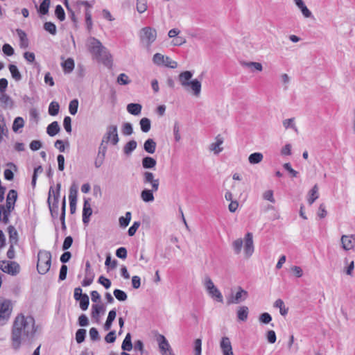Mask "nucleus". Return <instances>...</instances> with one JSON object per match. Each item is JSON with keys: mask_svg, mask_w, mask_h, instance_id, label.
Returning a JSON list of instances; mask_svg holds the SVG:
<instances>
[{"mask_svg": "<svg viewBox=\"0 0 355 355\" xmlns=\"http://www.w3.org/2000/svg\"><path fill=\"white\" fill-rule=\"evenodd\" d=\"M35 319L32 316L25 318L23 314H19L12 324L11 330L12 348L17 351L19 349L22 340L24 338H32L36 332Z\"/></svg>", "mask_w": 355, "mask_h": 355, "instance_id": "f257e3e1", "label": "nucleus"}, {"mask_svg": "<svg viewBox=\"0 0 355 355\" xmlns=\"http://www.w3.org/2000/svg\"><path fill=\"white\" fill-rule=\"evenodd\" d=\"M88 49L96 60L102 62L105 66L112 64L111 55L98 39L93 37L89 38Z\"/></svg>", "mask_w": 355, "mask_h": 355, "instance_id": "f03ea898", "label": "nucleus"}, {"mask_svg": "<svg viewBox=\"0 0 355 355\" xmlns=\"http://www.w3.org/2000/svg\"><path fill=\"white\" fill-rule=\"evenodd\" d=\"M193 73L191 71H184L180 73L178 80L187 89H191L193 95L198 96L201 91V83L198 79L191 80Z\"/></svg>", "mask_w": 355, "mask_h": 355, "instance_id": "7ed1b4c3", "label": "nucleus"}, {"mask_svg": "<svg viewBox=\"0 0 355 355\" xmlns=\"http://www.w3.org/2000/svg\"><path fill=\"white\" fill-rule=\"evenodd\" d=\"M60 189L61 184L58 183L56 184L55 190L53 188V185H51L49 191L47 204L49 206L51 216L53 220H56L58 217V203Z\"/></svg>", "mask_w": 355, "mask_h": 355, "instance_id": "20e7f679", "label": "nucleus"}, {"mask_svg": "<svg viewBox=\"0 0 355 355\" xmlns=\"http://www.w3.org/2000/svg\"><path fill=\"white\" fill-rule=\"evenodd\" d=\"M51 265V254L49 251L40 250L37 254V270L41 275L46 274Z\"/></svg>", "mask_w": 355, "mask_h": 355, "instance_id": "39448f33", "label": "nucleus"}, {"mask_svg": "<svg viewBox=\"0 0 355 355\" xmlns=\"http://www.w3.org/2000/svg\"><path fill=\"white\" fill-rule=\"evenodd\" d=\"M17 191L15 189H10L6 196V203L5 205L4 220L10 219L11 212L15 209V202L17 200Z\"/></svg>", "mask_w": 355, "mask_h": 355, "instance_id": "423d86ee", "label": "nucleus"}, {"mask_svg": "<svg viewBox=\"0 0 355 355\" xmlns=\"http://www.w3.org/2000/svg\"><path fill=\"white\" fill-rule=\"evenodd\" d=\"M103 142H111L112 145H116L119 141L117 126L116 125H110L107 127L105 134L102 139Z\"/></svg>", "mask_w": 355, "mask_h": 355, "instance_id": "0eeeda50", "label": "nucleus"}, {"mask_svg": "<svg viewBox=\"0 0 355 355\" xmlns=\"http://www.w3.org/2000/svg\"><path fill=\"white\" fill-rule=\"evenodd\" d=\"M140 37L141 40L142 42H146L147 46H149L156 40L157 31L155 28L151 27H144L141 31Z\"/></svg>", "mask_w": 355, "mask_h": 355, "instance_id": "6e6552de", "label": "nucleus"}, {"mask_svg": "<svg viewBox=\"0 0 355 355\" xmlns=\"http://www.w3.org/2000/svg\"><path fill=\"white\" fill-rule=\"evenodd\" d=\"M12 312V304L9 300H0V321H8Z\"/></svg>", "mask_w": 355, "mask_h": 355, "instance_id": "1a4fd4ad", "label": "nucleus"}, {"mask_svg": "<svg viewBox=\"0 0 355 355\" xmlns=\"http://www.w3.org/2000/svg\"><path fill=\"white\" fill-rule=\"evenodd\" d=\"M248 297L247 291L243 289L241 286L238 287V291L234 295H232L227 300L228 305L232 304H239L245 301Z\"/></svg>", "mask_w": 355, "mask_h": 355, "instance_id": "9d476101", "label": "nucleus"}, {"mask_svg": "<svg viewBox=\"0 0 355 355\" xmlns=\"http://www.w3.org/2000/svg\"><path fill=\"white\" fill-rule=\"evenodd\" d=\"M83 200V223L85 226H87L90 221V217L92 215L93 211L90 205L91 198H84Z\"/></svg>", "mask_w": 355, "mask_h": 355, "instance_id": "9b49d317", "label": "nucleus"}, {"mask_svg": "<svg viewBox=\"0 0 355 355\" xmlns=\"http://www.w3.org/2000/svg\"><path fill=\"white\" fill-rule=\"evenodd\" d=\"M144 184H150L153 190H158L159 185V179H155V175L150 171H145L142 174Z\"/></svg>", "mask_w": 355, "mask_h": 355, "instance_id": "f8f14e48", "label": "nucleus"}, {"mask_svg": "<svg viewBox=\"0 0 355 355\" xmlns=\"http://www.w3.org/2000/svg\"><path fill=\"white\" fill-rule=\"evenodd\" d=\"M244 252L246 257H250L254 252L253 235L251 232H248L245 236Z\"/></svg>", "mask_w": 355, "mask_h": 355, "instance_id": "ddd939ff", "label": "nucleus"}, {"mask_svg": "<svg viewBox=\"0 0 355 355\" xmlns=\"http://www.w3.org/2000/svg\"><path fill=\"white\" fill-rule=\"evenodd\" d=\"M2 271L12 276H15L20 272V266L16 261H7V265L4 266Z\"/></svg>", "mask_w": 355, "mask_h": 355, "instance_id": "4468645a", "label": "nucleus"}, {"mask_svg": "<svg viewBox=\"0 0 355 355\" xmlns=\"http://www.w3.org/2000/svg\"><path fill=\"white\" fill-rule=\"evenodd\" d=\"M220 347L223 355H234L230 338L223 337L220 341Z\"/></svg>", "mask_w": 355, "mask_h": 355, "instance_id": "2eb2a0df", "label": "nucleus"}, {"mask_svg": "<svg viewBox=\"0 0 355 355\" xmlns=\"http://www.w3.org/2000/svg\"><path fill=\"white\" fill-rule=\"evenodd\" d=\"M51 0H43L39 6L35 4V8L40 17L49 14Z\"/></svg>", "mask_w": 355, "mask_h": 355, "instance_id": "dca6fc26", "label": "nucleus"}, {"mask_svg": "<svg viewBox=\"0 0 355 355\" xmlns=\"http://www.w3.org/2000/svg\"><path fill=\"white\" fill-rule=\"evenodd\" d=\"M142 167L144 169H153L157 164L156 159L150 156H145L141 159Z\"/></svg>", "mask_w": 355, "mask_h": 355, "instance_id": "f3484780", "label": "nucleus"}, {"mask_svg": "<svg viewBox=\"0 0 355 355\" xmlns=\"http://www.w3.org/2000/svg\"><path fill=\"white\" fill-rule=\"evenodd\" d=\"M7 230L9 234V242L10 245H17L19 241V236L18 232L15 230V227L13 225H9Z\"/></svg>", "mask_w": 355, "mask_h": 355, "instance_id": "a211bd4d", "label": "nucleus"}, {"mask_svg": "<svg viewBox=\"0 0 355 355\" xmlns=\"http://www.w3.org/2000/svg\"><path fill=\"white\" fill-rule=\"evenodd\" d=\"M159 347L162 355H165L166 352L171 350V347L166 338L163 335H159L158 338Z\"/></svg>", "mask_w": 355, "mask_h": 355, "instance_id": "6ab92c4d", "label": "nucleus"}, {"mask_svg": "<svg viewBox=\"0 0 355 355\" xmlns=\"http://www.w3.org/2000/svg\"><path fill=\"white\" fill-rule=\"evenodd\" d=\"M157 144L153 139H147L144 144V150L148 154H153L156 150Z\"/></svg>", "mask_w": 355, "mask_h": 355, "instance_id": "aec40b11", "label": "nucleus"}, {"mask_svg": "<svg viewBox=\"0 0 355 355\" xmlns=\"http://www.w3.org/2000/svg\"><path fill=\"white\" fill-rule=\"evenodd\" d=\"M157 191V190H153V189H144L141 193V198L142 200L145 202H153L155 199L153 193Z\"/></svg>", "mask_w": 355, "mask_h": 355, "instance_id": "412c9836", "label": "nucleus"}, {"mask_svg": "<svg viewBox=\"0 0 355 355\" xmlns=\"http://www.w3.org/2000/svg\"><path fill=\"white\" fill-rule=\"evenodd\" d=\"M60 131V127L58 121H55L48 125L46 128V133L50 137H54Z\"/></svg>", "mask_w": 355, "mask_h": 355, "instance_id": "4be33fe9", "label": "nucleus"}, {"mask_svg": "<svg viewBox=\"0 0 355 355\" xmlns=\"http://www.w3.org/2000/svg\"><path fill=\"white\" fill-rule=\"evenodd\" d=\"M116 316V309H113L109 311L107 320L105 321V323L104 324V329L105 331H108L111 329L112 322L115 320Z\"/></svg>", "mask_w": 355, "mask_h": 355, "instance_id": "5701e85b", "label": "nucleus"}, {"mask_svg": "<svg viewBox=\"0 0 355 355\" xmlns=\"http://www.w3.org/2000/svg\"><path fill=\"white\" fill-rule=\"evenodd\" d=\"M142 105L140 103H131L127 105V111L134 116L141 114Z\"/></svg>", "mask_w": 355, "mask_h": 355, "instance_id": "b1692460", "label": "nucleus"}, {"mask_svg": "<svg viewBox=\"0 0 355 355\" xmlns=\"http://www.w3.org/2000/svg\"><path fill=\"white\" fill-rule=\"evenodd\" d=\"M249 314V309L246 306H239L237 313L236 316L239 320L245 322L247 320L248 318Z\"/></svg>", "mask_w": 355, "mask_h": 355, "instance_id": "393cba45", "label": "nucleus"}, {"mask_svg": "<svg viewBox=\"0 0 355 355\" xmlns=\"http://www.w3.org/2000/svg\"><path fill=\"white\" fill-rule=\"evenodd\" d=\"M105 311V307L103 304H93L92 306V317L98 318L100 314H103Z\"/></svg>", "mask_w": 355, "mask_h": 355, "instance_id": "a878e982", "label": "nucleus"}, {"mask_svg": "<svg viewBox=\"0 0 355 355\" xmlns=\"http://www.w3.org/2000/svg\"><path fill=\"white\" fill-rule=\"evenodd\" d=\"M0 103L3 105L4 107H9L11 109L14 106V102L12 99L5 92L1 93Z\"/></svg>", "mask_w": 355, "mask_h": 355, "instance_id": "bb28decb", "label": "nucleus"}, {"mask_svg": "<svg viewBox=\"0 0 355 355\" xmlns=\"http://www.w3.org/2000/svg\"><path fill=\"white\" fill-rule=\"evenodd\" d=\"M295 3L306 18L312 17L311 12L308 9L302 0H295Z\"/></svg>", "mask_w": 355, "mask_h": 355, "instance_id": "cd10ccee", "label": "nucleus"}, {"mask_svg": "<svg viewBox=\"0 0 355 355\" xmlns=\"http://www.w3.org/2000/svg\"><path fill=\"white\" fill-rule=\"evenodd\" d=\"M137 143L135 140L132 139L127 142L123 146V150L124 154L130 155L137 148Z\"/></svg>", "mask_w": 355, "mask_h": 355, "instance_id": "c85d7f7f", "label": "nucleus"}, {"mask_svg": "<svg viewBox=\"0 0 355 355\" xmlns=\"http://www.w3.org/2000/svg\"><path fill=\"white\" fill-rule=\"evenodd\" d=\"M17 33L20 40V47L24 49L28 48L29 43L26 33L21 29L19 28L17 29Z\"/></svg>", "mask_w": 355, "mask_h": 355, "instance_id": "c756f323", "label": "nucleus"}, {"mask_svg": "<svg viewBox=\"0 0 355 355\" xmlns=\"http://www.w3.org/2000/svg\"><path fill=\"white\" fill-rule=\"evenodd\" d=\"M74 60L69 58L62 63V67L65 73H71L74 69Z\"/></svg>", "mask_w": 355, "mask_h": 355, "instance_id": "7c9ffc66", "label": "nucleus"}, {"mask_svg": "<svg viewBox=\"0 0 355 355\" xmlns=\"http://www.w3.org/2000/svg\"><path fill=\"white\" fill-rule=\"evenodd\" d=\"M352 236L343 235L341 237L342 247L345 250H349L354 248Z\"/></svg>", "mask_w": 355, "mask_h": 355, "instance_id": "2f4dec72", "label": "nucleus"}, {"mask_svg": "<svg viewBox=\"0 0 355 355\" xmlns=\"http://www.w3.org/2000/svg\"><path fill=\"white\" fill-rule=\"evenodd\" d=\"M132 347L131 334L128 333L122 343L121 349L123 350V352H130L132 350Z\"/></svg>", "mask_w": 355, "mask_h": 355, "instance_id": "473e14b6", "label": "nucleus"}, {"mask_svg": "<svg viewBox=\"0 0 355 355\" xmlns=\"http://www.w3.org/2000/svg\"><path fill=\"white\" fill-rule=\"evenodd\" d=\"M216 139V141L211 144L210 149L214 150L215 154H218L223 150V148H220V146L223 144V139L218 135Z\"/></svg>", "mask_w": 355, "mask_h": 355, "instance_id": "72a5a7b5", "label": "nucleus"}, {"mask_svg": "<svg viewBox=\"0 0 355 355\" xmlns=\"http://www.w3.org/2000/svg\"><path fill=\"white\" fill-rule=\"evenodd\" d=\"M140 128L143 132H148L151 128V121L148 118L144 117L139 121Z\"/></svg>", "mask_w": 355, "mask_h": 355, "instance_id": "f704fd0d", "label": "nucleus"}, {"mask_svg": "<svg viewBox=\"0 0 355 355\" xmlns=\"http://www.w3.org/2000/svg\"><path fill=\"white\" fill-rule=\"evenodd\" d=\"M8 68L12 78H14L16 81H19L21 80V74L16 65L10 64H9Z\"/></svg>", "mask_w": 355, "mask_h": 355, "instance_id": "c9c22d12", "label": "nucleus"}, {"mask_svg": "<svg viewBox=\"0 0 355 355\" xmlns=\"http://www.w3.org/2000/svg\"><path fill=\"white\" fill-rule=\"evenodd\" d=\"M318 186L315 184L314 185L312 189L309 191V197L308 198V202L309 205H312L319 197L318 193Z\"/></svg>", "mask_w": 355, "mask_h": 355, "instance_id": "e433bc0d", "label": "nucleus"}, {"mask_svg": "<svg viewBox=\"0 0 355 355\" xmlns=\"http://www.w3.org/2000/svg\"><path fill=\"white\" fill-rule=\"evenodd\" d=\"M274 306L275 308L279 309L280 314L282 316H285L286 315H287L288 311V308L285 307L284 301L282 300L277 299L274 303Z\"/></svg>", "mask_w": 355, "mask_h": 355, "instance_id": "4c0bfd02", "label": "nucleus"}, {"mask_svg": "<svg viewBox=\"0 0 355 355\" xmlns=\"http://www.w3.org/2000/svg\"><path fill=\"white\" fill-rule=\"evenodd\" d=\"M208 293L213 299L216 300L217 302L221 303L223 302V297L220 291L216 287L209 291Z\"/></svg>", "mask_w": 355, "mask_h": 355, "instance_id": "58836bf2", "label": "nucleus"}, {"mask_svg": "<svg viewBox=\"0 0 355 355\" xmlns=\"http://www.w3.org/2000/svg\"><path fill=\"white\" fill-rule=\"evenodd\" d=\"M263 155L261 153H253L250 155L248 161L252 164H255L261 162L263 159Z\"/></svg>", "mask_w": 355, "mask_h": 355, "instance_id": "ea45409f", "label": "nucleus"}, {"mask_svg": "<svg viewBox=\"0 0 355 355\" xmlns=\"http://www.w3.org/2000/svg\"><path fill=\"white\" fill-rule=\"evenodd\" d=\"M60 110L59 103L56 101H52L49 106V114L51 116H56L58 114Z\"/></svg>", "mask_w": 355, "mask_h": 355, "instance_id": "a19ab883", "label": "nucleus"}, {"mask_svg": "<svg viewBox=\"0 0 355 355\" xmlns=\"http://www.w3.org/2000/svg\"><path fill=\"white\" fill-rule=\"evenodd\" d=\"M44 29L51 34L52 35H55L57 33V28L54 23L51 21H46L44 24Z\"/></svg>", "mask_w": 355, "mask_h": 355, "instance_id": "79ce46f5", "label": "nucleus"}, {"mask_svg": "<svg viewBox=\"0 0 355 355\" xmlns=\"http://www.w3.org/2000/svg\"><path fill=\"white\" fill-rule=\"evenodd\" d=\"M87 331L85 329H78L76 332V340L78 344L83 343L86 338Z\"/></svg>", "mask_w": 355, "mask_h": 355, "instance_id": "37998d69", "label": "nucleus"}, {"mask_svg": "<svg viewBox=\"0 0 355 355\" xmlns=\"http://www.w3.org/2000/svg\"><path fill=\"white\" fill-rule=\"evenodd\" d=\"M24 125V121L22 117L17 116L15 119L12 124V130L17 132L19 129L23 128Z\"/></svg>", "mask_w": 355, "mask_h": 355, "instance_id": "c03bdc74", "label": "nucleus"}, {"mask_svg": "<svg viewBox=\"0 0 355 355\" xmlns=\"http://www.w3.org/2000/svg\"><path fill=\"white\" fill-rule=\"evenodd\" d=\"M78 302H80V308L83 311H86L88 309L89 305V298L86 293H84V295L81 298H80V300Z\"/></svg>", "mask_w": 355, "mask_h": 355, "instance_id": "a18cd8bd", "label": "nucleus"}, {"mask_svg": "<svg viewBox=\"0 0 355 355\" xmlns=\"http://www.w3.org/2000/svg\"><path fill=\"white\" fill-rule=\"evenodd\" d=\"M113 294L116 299L120 302H124L128 298L126 293L121 289H115L113 292Z\"/></svg>", "mask_w": 355, "mask_h": 355, "instance_id": "49530a36", "label": "nucleus"}, {"mask_svg": "<svg viewBox=\"0 0 355 355\" xmlns=\"http://www.w3.org/2000/svg\"><path fill=\"white\" fill-rule=\"evenodd\" d=\"M55 15L60 21L65 19V12L61 5H57L55 6Z\"/></svg>", "mask_w": 355, "mask_h": 355, "instance_id": "de8ad7c7", "label": "nucleus"}, {"mask_svg": "<svg viewBox=\"0 0 355 355\" xmlns=\"http://www.w3.org/2000/svg\"><path fill=\"white\" fill-rule=\"evenodd\" d=\"M78 108V100L77 98L73 99L70 101L69 105V112L71 115L76 114Z\"/></svg>", "mask_w": 355, "mask_h": 355, "instance_id": "09e8293b", "label": "nucleus"}, {"mask_svg": "<svg viewBox=\"0 0 355 355\" xmlns=\"http://www.w3.org/2000/svg\"><path fill=\"white\" fill-rule=\"evenodd\" d=\"M121 131L124 135H131L133 133L132 124L128 122L124 123L123 124Z\"/></svg>", "mask_w": 355, "mask_h": 355, "instance_id": "8fccbe9b", "label": "nucleus"}, {"mask_svg": "<svg viewBox=\"0 0 355 355\" xmlns=\"http://www.w3.org/2000/svg\"><path fill=\"white\" fill-rule=\"evenodd\" d=\"M63 126L66 132L69 134L71 133V119L69 116H66L63 120Z\"/></svg>", "mask_w": 355, "mask_h": 355, "instance_id": "3c124183", "label": "nucleus"}, {"mask_svg": "<svg viewBox=\"0 0 355 355\" xmlns=\"http://www.w3.org/2000/svg\"><path fill=\"white\" fill-rule=\"evenodd\" d=\"M259 320L262 324H269L272 321V316L270 313L264 312L259 315Z\"/></svg>", "mask_w": 355, "mask_h": 355, "instance_id": "603ef678", "label": "nucleus"}, {"mask_svg": "<svg viewBox=\"0 0 355 355\" xmlns=\"http://www.w3.org/2000/svg\"><path fill=\"white\" fill-rule=\"evenodd\" d=\"M232 247L236 254H239L243 247V241L241 239L235 240L232 243Z\"/></svg>", "mask_w": 355, "mask_h": 355, "instance_id": "864d4df0", "label": "nucleus"}, {"mask_svg": "<svg viewBox=\"0 0 355 355\" xmlns=\"http://www.w3.org/2000/svg\"><path fill=\"white\" fill-rule=\"evenodd\" d=\"M69 198L70 205V213L71 214H73L76 211L77 197L72 195H69Z\"/></svg>", "mask_w": 355, "mask_h": 355, "instance_id": "5fc2aeb1", "label": "nucleus"}, {"mask_svg": "<svg viewBox=\"0 0 355 355\" xmlns=\"http://www.w3.org/2000/svg\"><path fill=\"white\" fill-rule=\"evenodd\" d=\"M117 83L121 85H126L130 83V80L125 73H123L117 77Z\"/></svg>", "mask_w": 355, "mask_h": 355, "instance_id": "6e6d98bb", "label": "nucleus"}, {"mask_svg": "<svg viewBox=\"0 0 355 355\" xmlns=\"http://www.w3.org/2000/svg\"><path fill=\"white\" fill-rule=\"evenodd\" d=\"M140 225V221H135L128 230V236H133L139 227Z\"/></svg>", "mask_w": 355, "mask_h": 355, "instance_id": "4d7b16f0", "label": "nucleus"}, {"mask_svg": "<svg viewBox=\"0 0 355 355\" xmlns=\"http://www.w3.org/2000/svg\"><path fill=\"white\" fill-rule=\"evenodd\" d=\"M243 64L251 68L252 71L254 69V70L261 71L263 69L262 64L259 62H244Z\"/></svg>", "mask_w": 355, "mask_h": 355, "instance_id": "13d9d810", "label": "nucleus"}, {"mask_svg": "<svg viewBox=\"0 0 355 355\" xmlns=\"http://www.w3.org/2000/svg\"><path fill=\"white\" fill-rule=\"evenodd\" d=\"M164 59L165 57L162 54L157 53L153 55V61L157 65H162L164 63Z\"/></svg>", "mask_w": 355, "mask_h": 355, "instance_id": "bf43d9fd", "label": "nucleus"}, {"mask_svg": "<svg viewBox=\"0 0 355 355\" xmlns=\"http://www.w3.org/2000/svg\"><path fill=\"white\" fill-rule=\"evenodd\" d=\"M98 283L103 286L105 289L110 288L112 284L111 281L103 275L99 277Z\"/></svg>", "mask_w": 355, "mask_h": 355, "instance_id": "052dcab7", "label": "nucleus"}, {"mask_svg": "<svg viewBox=\"0 0 355 355\" xmlns=\"http://www.w3.org/2000/svg\"><path fill=\"white\" fill-rule=\"evenodd\" d=\"M147 9L146 0H137V10L139 13L144 12Z\"/></svg>", "mask_w": 355, "mask_h": 355, "instance_id": "680f3d73", "label": "nucleus"}, {"mask_svg": "<svg viewBox=\"0 0 355 355\" xmlns=\"http://www.w3.org/2000/svg\"><path fill=\"white\" fill-rule=\"evenodd\" d=\"M73 239L71 236H66L62 244V250H67L68 249H69L73 244Z\"/></svg>", "mask_w": 355, "mask_h": 355, "instance_id": "e2e57ef3", "label": "nucleus"}, {"mask_svg": "<svg viewBox=\"0 0 355 355\" xmlns=\"http://www.w3.org/2000/svg\"><path fill=\"white\" fill-rule=\"evenodd\" d=\"M135 350L139 351L141 355H143V354L146 353L147 354V352L144 349V343L141 340H137L135 342V346H134Z\"/></svg>", "mask_w": 355, "mask_h": 355, "instance_id": "0e129e2a", "label": "nucleus"}, {"mask_svg": "<svg viewBox=\"0 0 355 355\" xmlns=\"http://www.w3.org/2000/svg\"><path fill=\"white\" fill-rule=\"evenodd\" d=\"M2 51L7 56H12L15 53L14 49L9 44H4L2 46Z\"/></svg>", "mask_w": 355, "mask_h": 355, "instance_id": "69168bd1", "label": "nucleus"}, {"mask_svg": "<svg viewBox=\"0 0 355 355\" xmlns=\"http://www.w3.org/2000/svg\"><path fill=\"white\" fill-rule=\"evenodd\" d=\"M89 319L85 314H81L78 319V324L80 327H87L89 325Z\"/></svg>", "mask_w": 355, "mask_h": 355, "instance_id": "338daca9", "label": "nucleus"}, {"mask_svg": "<svg viewBox=\"0 0 355 355\" xmlns=\"http://www.w3.org/2000/svg\"><path fill=\"white\" fill-rule=\"evenodd\" d=\"M202 352V340L197 338L194 341V352L195 355H201Z\"/></svg>", "mask_w": 355, "mask_h": 355, "instance_id": "774afa93", "label": "nucleus"}]
</instances>
